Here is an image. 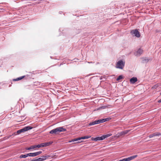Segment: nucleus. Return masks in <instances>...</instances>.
Here are the masks:
<instances>
[{"label":"nucleus","instance_id":"obj_30","mask_svg":"<svg viewBox=\"0 0 161 161\" xmlns=\"http://www.w3.org/2000/svg\"><path fill=\"white\" fill-rule=\"evenodd\" d=\"M118 161H125V158H124L121 160H120Z\"/></svg>","mask_w":161,"mask_h":161},{"label":"nucleus","instance_id":"obj_16","mask_svg":"<svg viewBox=\"0 0 161 161\" xmlns=\"http://www.w3.org/2000/svg\"><path fill=\"white\" fill-rule=\"evenodd\" d=\"M160 86V84H157L155 85H154L152 87V89H157L159 86Z\"/></svg>","mask_w":161,"mask_h":161},{"label":"nucleus","instance_id":"obj_31","mask_svg":"<svg viewBox=\"0 0 161 161\" xmlns=\"http://www.w3.org/2000/svg\"><path fill=\"white\" fill-rule=\"evenodd\" d=\"M31 161H37V158L33 159L31 160Z\"/></svg>","mask_w":161,"mask_h":161},{"label":"nucleus","instance_id":"obj_18","mask_svg":"<svg viewBox=\"0 0 161 161\" xmlns=\"http://www.w3.org/2000/svg\"><path fill=\"white\" fill-rule=\"evenodd\" d=\"M95 124H96V120H95L94 121H93V122H90V123H89V125L90 126V125H94Z\"/></svg>","mask_w":161,"mask_h":161},{"label":"nucleus","instance_id":"obj_14","mask_svg":"<svg viewBox=\"0 0 161 161\" xmlns=\"http://www.w3.org/2000/svg\"><path fill=\"white\" fill-rule=\"evenodd\" d=\"M25 77V76H21L20 77H18V78H17L16 79H14L13 80L14 81H18L19 80H20L22 79H23Z\"/></svg>","mask_w":161,"mask_h":161},{"label":"nucleus","instance_id":"obj_7","mask_svg":"<svg viewBox=\"0 0 161 161\" xmlns=\"http://www.w3.org/2000/svg\"><path fill=\"white\" fill-rule=\"evenodd\" d=\"M143 50L142 49L139 48L134 53V55L137 57H139L143 53Z\"/></svg>","mask_w":161,"mask_h":161},{"label":"nucleus","instance_id":"obj_35","mask_svg":"<svg viewBox=\"0 0 161 161\" xmlns=\"http://www.w3.org/2000/svg\"><path fill=\"white\" fill-rule=\"evenodd\" d=\"M88 63L90 64V63H93L92 62H88Z\"/></svg>","mask_w":161,"mask_h":161},{"label":"nucleus","instance_id":"obj_36","mask_svg":"<svg viewBox=\"0 0 161 161\" xmlns=\"http://www.w3.org/2000/svg\"><path fill=\"white\" fill-rule=\"evenodd\" d=\"M62 12H59V13H60V14H62Z\"/></svg>","mask_w":161,"mask_h":161},{"label":"nucleus","instance_id":"obj_9","mask_svg":"<svg viewBox=\"0 0 161 161\" xmlns=\"http://www.w3.org/2000/svg\"><path fill=\"white\" fill-rule=\"evenodd\" d=\"M137 156V155H136L132 156L126 158H125V161H130L131 160L134 158H136Z\"/></svg>","mask_w":161,"mask_h":161},{"label":"nucleus","instance_id":"obj_22","mask_svg":"<svg viewBox=\"0 0 161 161\" xmlns=\"http://www.w3.org/2000/svg\"><path fill=\"white\" fill-rule=\"evenodd\" d=\"M123 78V76L122 75H120L116 79L117 81H119Z\"/></svg>","mask_w":161,"mask_h":161},{"label":"nucleus","instance_id":"obj_8","mask_svg":"<svg viewBox=\"0 0 161 161\" xmlns=\"http://www.w3.org/2000/svg\"><path fill=\"white\" fill-rule=\"evenodd\" d=\"M104 139V137L103 136H97L96 137H92V141H97L103 140Z\"/></svg>","mask_w":161,"mask_h":161},{"label":"nucleus","instance_id":"obj_25","mask_svg":"<svg viewBox=\"0 0 161 161\" xmlns=\"http://www.w3.org/2000/svg\"><path fill=\"white\" fill-rule=\"evenodd\" d=\"M149 138H151L153 137H154L153 134H151L148 136Z\"/></svg>","mask_w":161,"mask_h":161},{"label":"nucleus","instance_id":"obj_26","mask_svg":"<svg viewBox=\"0 0 161 161\" xmlns=\"http://www.w3.org/2000/svg\"><path fill=\"white\" fill-rule=\"evenodd\" d=\"M34 83L35 84H34L35 85H39L40 84V82H38V81L35 82Z\"/></svg>","mask_w":161,"mask_h":161},{"label":"nucleus","instance_id":"obj_2","mask_svg":"<svg viewBox=\"0 0 161 161\" xmlns=\"http://www.w3.org/2000/svg\"><path fill=\"white\" fill-rule=\"evenodd\" d=\"M125 65V62L122 60H120L116 63L115 67L117 69H123Z\"/></svg>","mask_w":161,"mask_h":161},{"label":"nucleus","instance_id":"obj_10","mask_svg":"<svg viewBox=\"0 0 161 161\" xmlns=\"http://www.w3.org/2000/svg\"><path fill=\"white\" fill-rule=\"evenodd\" d=\"M137 80V78L135 77H133L130 79V82L132 84H134Z\"/></svg>","mask_w":161,"mask_h":161},{"label":"nucleus","instance_id":"obj_12","mask_svg":"<svg viewBox=\"0 0 161 161\" xmlns=\"http://www.w3.org/2000/svg\"><path fill=\"white\" fill-rule=\"evenodd\" d=\"M52 156L49 155H45V156H42L41 157H42L43 160H45L46 159H47V158H50V157H52Z\"/></svg>","mask_w":161,"mask_h":161},{"label":"nucleus","instance_id":"obj_24","mask_svg":"<svg viewBox=\"0 0 161 161\" xmlns=\"http://www.w3.org/2000/svg\"><path fill=\"white\" fill-rule=\"evenodd\" d=\"M37 156L41 154L42 153V151H39L38 152H36Z\"/></svg>","mask_w":161,"mask_h":161},{"label":"nucleus","instance_id":"obj_33","mask_svg":"<svg viewBox=\"0 0 161 161\" xmlns=\"http://www.w3.org/2000/svg\"><path fill=\"white\" fill-rule=\"evenodd\" d=\"M158 103H161V99H160V100H159L158 101Z\"/></svg>","mask_w":161,"mask_h":161},{"label":"nucleus","instance_id":"obj_29","mask_svg":"<svg viewBox=\"0 0 161 161\" xmlns=\"http://www.w3.org/2000/svg\"><path fill=\"white\" fill-rule=\"evenodd\" d=\"M106 107L105 106H102L99 109H105L106 108Z\"/></svg>","mask_w":161,"mask_h":161},{"label":"nucleus","instance_id":"obj_27","mask_svg":"<svg viewBox=\"0 0 161 161\" xmlns=\"http://www.w3.org/2000/svg\"><path fill=\"white\" fill-rule=\"evenodd\" d=\"M111 119V118H105V119L106 120V121H109Z\"/></svg>","mask_w":161,"mask_h":161},{"label":"nucleus","instance_id":"obj_23","mask_svg":"<svg viewBox=\"0 0 161 161\" xmlns=\"http://www.w3.org/2000/svg\"><path fill=\"white\" fill-rule=\"evenodd\" d=\"M37 161H43V159L42 157L39 158H37Z\"/></svg>","mask_w":161,"mask_h":161},{"label":"nucleus","instance_id":"obj_5","mask_svg":"<svg viewBox=\"0 0 161 161\" xmlns=\"http://www.w3.org/2000/svg\"><path fill=\"white\" fill-rule=\"evenodd\" d=\"M90 137V136H86L83 137H79L77 138L74 139H72L70 141H69V142H74L75 141H78L77 142V143H79L80 142L79 141L81 140V139H87L89 138Z\"/></svg>","mask_w":161,"mask_h":161},{"label":"nucleus","instance_id":"obj_6","mask_svg":"<svg viewBox=\"0 0 161 161\" xmlns=\"http://www.w3.org/2000/svg\"><path fill=\"white\" fill-rule=\"evenodd\" d=\"M131 33L132 35L134 34L135 36L137 37H139L140 36V33L137 29L131 31Z\"/></svg>","mask_w":161,"mask_h":161},{"label":"nucleus","instance_id":"obj_19","mask_svg":"<svg viewBox=\"0 0 161 161\" xmlns=\"http://www.w3.org/2000/svg\"><path fill=\"white\" fill-rule=\"evenodd\" d=\"M154 136H158L161 135V134L159 132H155L153 133Z\"/></svg>","mask_w":161,"mask_h":161},{"label":"nucleus","instance_id":"obj_32","mask_svg":"<svg viewBox=\"0 0 161 161\" xmlns=\"http://www.w3.org/2000/svg\"><path fill=\"white\" fill-rule=\"evenodd\" d=\"M149 60H150V59H145V60L147 62L149 61Z\"/></svg>","mask_w":161,"mask_h":161},{"label":"nucleus","instance_id":"obj_20","mask_svg":"<svg viewBox=\"0 0 161 161\" xmlns=\"http://www.w3.org/2000/svg\"><path fill=\"white\" fill-rule=\"evenodd\" d=\"M111 135V134H108L106 135H103V136H104V139H105L106 138H107L108 137L110 136Z\"/></svg>","mask_w":161,"mask_h":161},{"label":"nucleus","instance_id":"obj_28","mask_svg":"<svg viewBox=\"0 0 161 161\" xmlns=\"http://www.w3.org/2000/svg\"><path fill=\"white\" fill-rule=\"evenodd\" d=\"M101 120L102 123L106 121L105 118L101 119Z\"/></svg>","mask_w":161,"mask_h":161},{"label":"nucleus","instance_id":"obj_21","mask_svg":"<svg viewBox=\"0 0 161 161\" xmlns=\"http://www.w3.org/2000/svg\"><path fill=\"white\" fill-rule=\"evenodd\" d=\"M96 124H98L101 123H102L101 119H98V120H96Z\"/></svg>","mask_w":161,"mask_h":161},{"label":"nucleus","instance_id":"obj_4","mask_svg":"<svg viewBox=\"0 0 161 161\" xmlns=\"http://www.w3.org/2000/svg\"><path fill=\"white\" fill-rule=\"evenodd\" d=\"M32 127L30 126H26L22 129H20V130H18L17 131V133L18 134H20V133H21L22 132L26 131H28V130H29L31 129H32Z\"/></svg>","mask_w":161,"mask_h":161},{"label":"nucleus","instance_id":"obj_15","mask_svg":"<svg viewBox=\"0 0 161 161\" xmlns=\"http://www.w3.org/2000/svg\"><path fill=\"white\" fill-rule=\"evenodd\" d=\"M28 155H28V153L26 154H24V155L22 154V155H21L19 156V157L20 158H26L28 156Z\"/></svg>","mask_w":161,"mask_h":161},{"label":"nucleus","instance_id":"obj_3","mask_svg":"<svg viewBox=\"0 0 161 161\" xmlns=\"http://www.w3.org/2000/svg\"><path fill=\"white\" fill-rule=\"evenodd\" d=\"M52 143V142H48L42 143L39 144L37 145H36V147H37V148H38L40 147H46L50 145Z\"/></svg>","mask_w":161,"mask_h":161},{"label":"nucleus","instance_id":"obj_13","mask_svg":"<svg viewBox=\"0 0 161 161\" xmlns=\"http://www.w3.org/2000/svg\"><path fill=\"white\" fill-rule=\"evenodd\" d=\"M28 155H29L28 156L30 157H35L37 156L36 152L28 153Z\"/></svg>","mask_w":161,"mask_h":161},{"label":"nucleus","instance_id":"obj_11","mask_svg":"<svg viewBox=\"0 0 161 161\" xmlns=\"http://www.w3.org/2000/svg\"><path fill=\"white\" fill-rule=\"evenodd\" d=\"M36 146V145H34L29 147H26L25 148V149L26 150H30L31 149H34L35 148L37 147Z\"/></svg>","mask_w":161,"mask_h":161},{"label":"nucleus","instance_id":"obj_1","mask_svg":"<svg viewBox=\"0 0 161 161\" xmlns=\"http://www.w3.org/2000/svg\"><path fill=\"white\" fill-rule=\"evenodd\" d=\"M66 130V129L64 128L63 127H57L54 129L51 130L49 132V133L53 135H57L62 132H64Z\"/></svg>","mask_w":161,"mask_h":161},{"label":"nucleus","instance_id":"obj_34","mask_svg":"<svg viewBox=\"0 0 161 161\" xmlns=\"http://www.w3.org/2000/svg\"><path fill=\"white\" fill-rule=\"evenodd\" d=\"M100 80H102V76H101L100 77Z\"/></svg>","mask_w":161,"mask_h":161},{"label":"nucleus","instance_id":"obj_17","mask_svg":"<svg viewBox=\"0 0 161 161\" xmlns=\"http://www.w3.org/2000/svg\"><path fill=\"white\" fill-rule=\"evenodd\" d=\"M129 130H124V131L121 132V134L122 135L126 134L129 132Z\"/></svg>","mask_w":161,"mask_h":161}]
</instances>
